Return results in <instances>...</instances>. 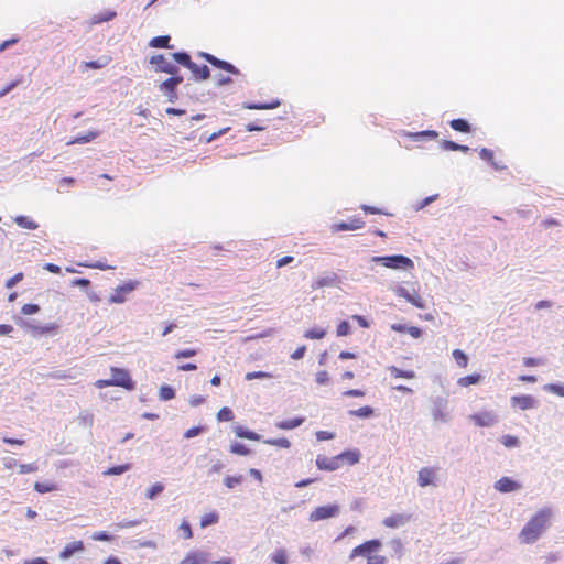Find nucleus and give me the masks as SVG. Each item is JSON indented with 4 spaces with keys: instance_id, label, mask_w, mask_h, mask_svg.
<instances>
[{
    "instance_id": "1",
    "label": "nucleus",
    "mask_w": 564,
    "mask_h": 564,
    "mask_svg": "<svg viewBox=\"0 0 564 564\" xmlns=\"http://www.w3.org/2000/svg\"><path fill=\"white\" fill-rule=\"evenodd\" d=\"M551 516L549 508H543L532 516L519 534L521 542L525 544L535 542L547 528Z\"/></svg>"
},
{
    "instance_id": "5",
    "label": "nucleus",
    "mask_w": 564,
    "mask_h": 564,
    "mask_svg": "<svg viewBox=\"0 0 564 564\" xmlns=\"http://www.w3.org/2000/svg\"><path fill=\"white\" fill-rule=\"evenodd\" d=\"M173 61L174 59L172 57H171V59H169L163 54H154L150 57L149 62L151 65L154 66V70L156 73H165V74L173 76V75H178V68L173 63Z\"/></svg>"
},
{
    "instance_id": "46",
    "label": "nucleus",
    "mask_w": 564,
    "mask_h": 564,
    "mask_svg": "<svg viewBox=\"0 0 564 564\" xmlns=\"http://www.w3.org/2000/svg\"><path fill=\"white\" fill-rule=\"evenodd\" d=\"M242 480H243V477L241 475H238V476H227L224 479V484L226 485L227 488L231 489L235 486L241 484Z\"/></svg>"
},
{
    "instance_id": "41",
    "label": "nucleus",
    "mask_w": 564,
    "mask_h": 564,
    "mask_svg": "<svg viewBox=\"0 0 564 564\" xmlns=\"http://www.w3.org/2000/svg\"><path fill=\"white\" fill-rule=\"evenodd\" d=\"M236 434H237V436H239L241 438H247V440H251V441L260 440V436L257 433L249 431V430H243L241 427L237 429Z\"/></svg>"
},
{
    "instance_id": "49",
    "label": "nucleus",
    "mask_w": 564,
    "mask_h": 564,
    "mask_svg": "<svg viewBox=\"0 0 564 564\" xmlns=\"http://www.w3.org/2000/svg\"><path fill=\"white\" fill-rule=\"evenodd\" d=\"M180 530L182 532L183 539L189 540L193 538V531L188 522L183 521L180 525Z\"/></svg>"
},
{
    "instance_id": "26",
    "label": "nucleus",
    "mask_w": 564,
    "mask_h": 564,
    "mask_svg": "<svg viewBox=\"0 0 564 564\" xmlns=\"http://www.w3.org/2000/svg\"><path fill=\"white\" fill-rule=\"evenodd\" d=\"M449 126L455 131L463 133H469L471 130L470 124L465 119L460 118L451 120Z\"/></svg>"
},
{
    "instance_id": "39",
    "label": "nucleus",
    "mask_w": 564,
    "mask_h": 564,
    "mask_svg": "<svg viewBox=\"0 0 564 564\" xmlns=\"http://www.w3.org/2000/svg\"><path fill=\"white\" fill-rule=\"evenodd\" d=\"M280 105L279 101L272 104H245L243 107L246 109L251 110H262V109H273Z\"/></svg>"
},
{
    "instance_id": "64",
    "label": "nucleus",
    "mask_w": 564,
    "mask_h": 564,
    "mask_svg": "<svg viewBox=\"0 0 564 564\" xmlns=\"http://www.w3.org/2000/svg\"><path fill=\"white\" fill-rule=\"evenodd\" d=\"M351 318L355 319L359 324L360 327H362V328H368L369 327V323H368V321L364 316H361V315H352Z\"/></svg>"
},
{
    "instance_id": "62",
    "label": "nucleus",
    "mask_w": 564,
    "mask_h": 564,
    "mask_svg": "<svg viewBox=\"0 0 564 564\" xmlns=\"http://www.w3.org/2000/svg\"><path fill=\"white\" fill-rule=\"evenodd\" d=\"M306 351V347L305 346H300L297 347L292 354H291V358L292 359H301L303 358L304 354Z\"/></svg>"
},
{
    "instance_id": "15",
    "label": "nucleus",
    "mask_w": 564,
    "mask_h": 564,
    "mask_svg": "<svg viewBox=\"0 0 564 564\" xmlns=\"http://www.w3.org/2000/svg\"><path fill=\"white\" fill-rule=\"evenodd\" d=\"M365 226V221L361 218L352 217L347 223H336L332 226L333 232L346 231V230H356L360 229Z\"/></svg>"
},
{
    "instance_id": "12",
    "label": "nucleus",
    "mask_w": 564,
    "mask_h": 564,
    "mask_svg": "<svg viewBox=\"0 0 564 564\" xmlns=\"http://www.w3.org/2000/svg\"><path fill=\"white\" fill-rule=\"evenodd\" d=\"M198 56L204 58L206 62L212 64L214 67L224 69V70H226V72H228L230 74H234V75H238L239 74V70L232 64H230V63H228L226 61L219 59V58H217L216 56H214V55H212L209 53L199 52Z\"/></svg>"
},
{
    "instance_id": "63",
    "label": "nucleus",
    "mask_w": 564,
    "mask_h": 564,
    "mask_svg": "<svg viewBox=\"0 0 564 564\" xmlns=\"http://www.w3.org/2000/svg\"><path fill=\"white\" fill-rule=\"evenodd\" d=\"M540 364H542L541 359L532 358V357L523 358V365L527 367H534V366H539Z\"/></svg>"
},
{
    "instance_id": "47",
    "label": "nucleus",
    "mask_w": 564,
    "mask_h": 564,
    "mask_svg": "<svg viewBox=\"0 0 564 564\" xmlns=\"http://www.w3.org/2000/svg\"><path fill=\"white\" fill-rule=\"evenodd\" d=\"M58 328V326L54 323H51L46 326H33L32 329L37 333V334H48V333H54L56 332Z\"/></svg>"
},
{
    "instance_id": "35",
    "label": "nucleus",
    "mask_w": 564,
    "mask_h": 564,
    "mask_svg": "<svg viewBox=\"0 0 564 564\" xmlns=\"http://www.w3.org/2000/svg\"><path fill=\"white\" fill-rule=\"evenodd\" d=\"M265 444L280 447V448H289L291 446V442L286 437L279 438H268L263 441Z\"/></svg>"
},
{
    "instance_id": "11",
    "label": "nucleus",
    "mask_w": 564,
    "mask_h": 564,
    "mask_svg": "<svg viewBox=\"0 0 564 564\" xmlns=\"http://www.w3.org/2000/svg\"><path fill=\"white\" fill-rule=\"evenodd\" d=\"M437 479V468L423 467L417 473V484L424 488L427 486H435Z\"/></svg>"
},
{
    "instance_id": "50",
    "label": "nucleus",
    "mask_w": 564,
    "mask_h": 564,
    "mask_svg": "<svg viewBox=\"0 0 564 564\" xmlns=\"http://www.w3.org/2000/svg\"><path fill=\"white\" fill-rule=\"evenodd\" d=\"M349 333H350V326H349L348 322L341 321L338 324L337 329H336L337 336H339V337L347 336Z\"/></svg>"
},
{
    "instance_id": "38",
    "label": "nucleus",
    "mask_w": 564,
    "mask_h": 564,
    "mask_svg": "<svg viewBox=\"0 0 564 564\" xmlns=\"http://www.w3.org/2000/svg\"><path fill=\"white\" fill-rule=\"evenodd\" d=\"M217 420L220 422H230L234 420V412L231 409L224 406L217 413Z\"/></svg>"
},
{
    "instance_id": "61",
    "label": "nucleus",
    "mask_w": 564,
    "mask_h": 564,
    "mask_svg": "<svg viewBox=\"0 0 564 564\" xmlns=\"http://www.w3.org/2000/svg\"><path fill=\"white\" fill-rule=\"evenodd\" d=\"M333 437H334V434L332 432H328V431L316 432V438L318 441H327V440H332Z\"/></svg>"
},
{
    "instance_id": "55",
    "label": "nucleus",
    "mask_w": 564,
    "mask_h": 564,
    "mask_svg": "<svg viewBox=\"0 0 564 564\" xmlns=\"http://www.w3.org/2000/svg\"><path fill=\"white\" fill-rule=\"evenodd\" d=\"M501 443L506 446V447H514L519 444V441L516 436H512V435H503L502 438H501Z\"/></svg>"
},
{
    "instance_id": "10",
    "label": "nucleus",
    "mask_w": 564,
    "mask_h": 564,
    "mask_svg": "<svg viewBox=\"0 0 564 564\" xmlns=\"http://www.w3.org/2000/svg\"><path fill=\"white\" fill-rule=\"evenodd\" d=\"M469 420L479 427L492 426L497 423V415L492 411H482L479 413L471 414Z\"/></svg>"
},
{
    "instance_id": "8",
    "label": "nucleus",
    "mask_w": 564,
    "mask_h": 564,
    "mask_svg": "<svg viewBox=\"0 0 564 564\" xmlns=\"http://www.w3.org/2000/svg\"><path fill=\"white\" fill-rule=\"evenodd\" d=\"M182 82H183V76L173 75V76L169 77L167 79L163 80L159 85V89L161 93H163L164 96H166V98L170 102H174L177 100L176 88Z\"/></svg>"
},
{
    "instance_id": "43",
    "label": "nucleus",
    "mask_w": 564,
    "mask_h": 564,
    "mask_svg": "<svg viewBox=\"0 0 564 564\" xmlns=\"http://www.w3.org/2000/svg\"><path fill=\"white\" fill-rule=\"evenodd\" d=\"M218 521V514L215 512L206 513L200 519V527L205 528L212 525Z\"/></svg>"
},
{
    "instance_id": "57",
    "label": "nucleus",
    "mask_w": 564,
    "mask_h": 564,
    "mask_svg": "<svg viewBox=\"0 0 564 564\" xmlns=\"http://www.w3.org/2000/svg\"><path fill=\"white\" fill-rule=\"evenodd\" d=\"M21 82H22L21 79H17V80L11 82L7 86H4L0 90V98L4 97L9 91H11L13 88H15Z\"/></svg>"
},
{
    "instance_id": "53",
    "label": "nucleus",
    "mask_w": 564,
    "mask_h": 564,
    "mask_svg": "<svg viewBox=\"0 0 564 564\" xmlns=\"http://www.w3.org/2000/svg\"><path fill=\"white\" fill-rule=\"evenodd\" d=\"M164 487L162 484L160 482H156L154 484L149 490H148V494H147V497L149 499H153L156 495L161 494L163 491Z\"/></svg>"
},
{
    "instance_id": "19",
    "label": "nucleus",
    "mask_w": 564,
    "mask_h": 564,
    "mask_svg": "<svg viewBox=\"0 0 564 564\" xmlns=\"http://www.w3.org/2000/svg\"><path fill=\"white\" fill-rule=\"evenodd\" d=\"M409 518H410L409 516H405L402 513L391 514V516L384 518L382 523L387 528L394 529V528L404 525L409 521Z\"/></svg>"
},
{
    "instance_id": "13",
    "label": "nucleus",
    "mask_w": 564,
    "mask_h": 564,
    "mask_svg": "<svg viewBox=\"0 0 564 564\" xmlns=\"http://www.w3.org/2000/svg\"><path fill=\"white\" fill-rule=\"evenodd\" d=\"M394 293L397 296L405 299L409 303H411L412 305H414L417 308L425 307L424 300L415 291L413 293H410L405 288L398 286L394 290Z\"/></svg>"
},
{
    "instance_id": "30",
    "label": "nucleus",
    "mask_w": 564,
    "mask_h": 564,
    "mask_svg": "<svg viewBox=\"0 0 564 564\" xmlns=\"http://www.w3.org/2000/svg\"><path fill=\"white\" fill-rule=\"evenodd\" d=\"M34 490L39 494H46L57 490V486L51 481H36L34 484Z\"/></svg>"
},
{
    "instance_id": "56",
    "label": "nucleus",
    "mask_w": 564,
    "mask_h": 564,
    "mask_svg": "<svg viewBox=\"0 0 564 564\" xmlns=\"http://www.w3.org/2000/svg\"><path fill=\"white\" fill-rule=\"evenodd\" d=\"M23 276L24 275L22 272H18L17 274H14L13 276H11L10 279H8L6 281V288H8V289L13 288L18 282L23 280Z\"/></svg>"
},
{
    "instance_id": "6",
    "label": "nucleus",
    "mask_w": 564,
    "mask_h": 564,
    "mask_svg": "<svg viewBox=\"0 0 564 564\" xmlns=\"http://www.w3.org/2000/svg\"><path fill=\"white\" fill-rule=\"evenodd\" d=\"M140 285V282L137 280H129L123 282L122 284L118 285L116 289H113V292L111 293L109 297L110 303H123L127 301V297L130 293H132L138 286Z\"/></svg>"
},
{
    "instance_id": "16",
    "label": "nucleus",
    "mask_w": 564,
    "mask_h": 564,
    "mask_svg": "<svg viewBox=\"0 0 564 564\" xmlns=\"http://www.w3.org/2000/svg\"><path fill=\"white\" fill-rule=\"evenodd\" d=\"M315 463H316L317 468L321 470L333 471L340 467L339 457H337V455L334 457H326L323 455H318L316 457Z\"/></svg>"
},
{
    "instance_id": "24",
    "label": "nucleus",
    "mask_w": 564,
    "mask_h": 564,
    "mask_svg": "<svg viewBox=\"0 0 564 564\" xmlns=\"http://www.w3.org/2000/svg\"><path fill=\"white\" fill-rule=\"evenodd\" d=\"M304 422V417H293L289 420H283L275 423V426L280 430H293L300 426Z\"/></svg>"
},
{
    "instance_id": "4",
    "label": "nucleus",
    "mask_w": 564,
    "mask_h": 564,
    "mask_svg": "<svg viewBox=\"0 0 564 564\" xmlns=\"http://www.w3.org/2000/svg\"><path fill=\"white\" fill-rule=\"evenodd\" d=\"M372 261L381 263L383 267L389 269H413V261L402 254L373 257Z\"/></svg>"
},
{
    "instance_id": "36",
    "label": "nucleus",
    "mask_w": 564,
    "mask_h": 564,
    "mask_svg": "<svg viewBox=\"0 0 564 564\" xmlns=\"http://www.w3.org/2000/svg\"><path fill=\"white\" fill-rule=\"evenodd\" d=\"M130 468H131L130 464H123V465L113 466V467H110L107 470H105L104 475L105 476L121 475V474L128 471Z\"/></svg>"
},
{
    "instance_id": "52",
    "label": "nucleus",
    "mask_w": 564,
    "mask_h": 564,
    "mask_svg": "<svg viewBox=\"0 0 564 564\" xmlns=\"http://www.w3.org/2000/svg\"><path fill=\"white\" fill-rule=\"evenodd\" d=\"M196 350L193 348L182 349L174 354L175 359L189 358L196 355Z\"/></svg>"
},
{
    "instance_id": "34",
    "label": "nucleus",
    "mask_w": 564,
    "mask_h": 564,
    "mask_svg": "<svg viewBox=\"0 0 564 564\" xmlns=\"http://www.w3.org/2000/svg\"><path fill=\"white\" fill-rule=\"evenodd\" d=\"M326 335V330L321 327H314L304 333V337L307 339H322Z\"/></svg>"
},
{
    "instance_id": "21",
    "label": "nucleus",
    "mask_w": 564,
    "mask_h": 564,
    "mask_svg": "<svg viewBox=\"0 0 564 564\" xmlns=\"http://www.w3.org/2000/svg\"><path fill=\"white\" fill-rule=\"evenodd\" d=\"M337 457H339L340 466L344 463H347L348 465H354L359 462L360 452L358 449L346 451L337 455Z\"/></svg>"
},
{
    "instance_id": "59",
    "label": "nucleus",
    "mask_w": 564,
    "mask_h": 564,
    "mask_svg": "<svg viewBox=\"0 0 564 564\" xmlns=\"http://www.w3.org/2000/svg\"><path fill=\"white\" fill-rule=\"evenodd\" d=\"M93 539L95 541H111L112 536L108 534L106 531H99L93 534Z\"/></svg>"
},
{
    "instance_id": "31",
    "label": "nucleus",
    "mask_w": 564,
    "mask_h": 564,
    "mask_svg": "<svg viewBox=\"0 0 564 564\" xmlns=\"http://www.w3.org/2000/svg\"><path fill=\"white\" fill-rule=\"evenodd\" d=\"M481 380V376L478 373L469 375L462 377L457 380V384L460 387H469L471 384H477Z\"/></svg>"
},
{
    "instance_id": "51",
    "label": "nucleus",
    "mask_w": 564,
    "mask_h": 564,
    "mask_svg": "<svg viewBox=\"0 0 564 564\" xmlns=\"http://www.w3.org/2000/svg\"><path fill=\"white\" fill-rule=\"evenodd\" d=\"M40 312V306L37 304H24L21 307V313L23 315H32Z\"/></svg>"
},
{
    "instance_id": "3",
    "label": "nucleus",
    "mask_w": 564,
    "mask_h": 564,
    "mask_svg": "<svg viewBox=\"0 0 564 564\" xmlns=\"http://www.w3.org/2000/svg\"><path fill=\"white\" fill-rule=\"evenodd\" d=\"M170 57L174 59V62L178 63L180 65L188 68L194 79L196 80H206L210 77L209 68L206 65L198 66L194 62H192L191 56L185 52H176L170 54Z\"/></svg>"
},
{
    "instance_id": "23",
    "label": "nucleus",
    "mask_w": 564,
    "mask_h": 564,
    "mask_svg": "<svg viewBox=\"0 0 564 564\" xmlns=\"http://www.w3.org/2000/svg\"><path fill=\"white\" fill-rule=\"evenodd\" d=\"M337 282H338V275L336 273H332L330 275H327L325 278L317 279L314 282L313 288L314 289H322V288H325V286H333Z\"/></svg>"
},
{
    "instance_id": "60",
    "label": "nucleus",
    "mask_w": 564,
    "mask_h": 564,
    "mask_svg": "<svg viewBox=\"0 0 564 564\" xmlns=\"http://www.w3.org/2000/svg\"><path fill=\"white\" fill-rule=\"evenodd\" d=\"M329 380L328 372L326 370H321L316 373V382L318 384H325Z\"/></svg>"
},
{
    "instance_id": "45",
    "label": "nucleus",
    "mask_w": 564,
    "mask_h": 564,
    "mask_svg": "<svg viewBox=\"0 0 564 564\" xmlns=\"http://www.w3.org/2000/svg\"><path fill=\"white\" fill-rule=\"evenodd\" d=\"M269 378H272V375L269 372H264V371L247 372L245 376V379L248 381L253 380V379H269Z\"/></svg>"
},
{
    "instance_id": "37",
    "label": "nucleus",
    "mask_w": 564,
    "mask_h": 564,
    "mask_svg": "<svg viewBox=\"0 0 564 564\" xmlns=\"http://www.w3.org/2000/svg\"><path fill=\"white\" fill-rule=\"evenodd\" d=\"M453 357H454L456 364L460 368H466L467 367V365H468V357H467V355L463 350L455 349L453 351Z\"/></svg>"
},
{
    "instance_id": "20",
    "label": "nucleus",
    "mask_w": 564,
    "mask_h": 564,
    "mask_svg": "<svg viewBox=\"0 0 564 564\" xmlns=\"http://www.w3.org/2000/svg\"><path fill=\"white\" fill-rule=\"evenodd\" d=\"M85 546L83 541H75L65 545V547L61 551L59 557L62 560H67L73 556L77 552L84 551Z\"/></svg>"
},
{
    "instance_id": "48",
    "label": "nucleus",
    "mask_w": 564,
    "mask_h": 564,
    "mask_svg": "<svg viewBox=\"0 0 564 564\" xmlns=\"http://www.w3.org/2000/svg\"><path fill=\"white\" fill-rule=\"evenodd\" d=\"M39 470V466L36 463H29V464H20L19 465V473L20 474H32L36 473Z\"/></svg>"
},
{
    "instance_id": "40",
    "label": "nucleus",
    "mask_w": 564,
    "mask_h": 564,
    "mask_svg": "<svg viewBox=\"0 0 564 564\" xmlns=\"http://www.w3.org/2000/svg\"><path fill=\"white\" fill-rule=\"evenodd\" d=\"M159 395L161 400L167 401L175 397V392L170 386H162L159 390Z\"/></svg>"
},
{
    "instance_id": "54",
    "label": "nucleus",
    "mask_w": 564,
    "mask_h": 564,
    "mask_svg": "<svg viewBox=\"0 0 564 564\" xmlns=\"http://www.w3.org/2000/svg\"><path fill=\"white\" fill-rule=\"evenodd\" d=\"M546 391L553 392L560 397H564V387L560 384L550 383L544 387Z\"/></svg>"
},
{
    "instance_id": "27",
    "label": "nucleus",
    "mask_w": 564,
    "mask_h": 564,
    "mask_svg": "<svg viewBox=\"0 0 564 564\" xmlns=\"http://www.w3.org/2000/svg\"><path fill=\"white\" fill-rule=\"evenodd\" d=\"M171 37L169 35L155 36L150 40L149 45L155 48H170Z\"/></svg>"
},
{
    "instance_id": "14",
    "label": "nucleus",
    "mask_w": 564,
    "mask_h": 564,
    "mask_svg": "<svg viewBox=\"0 0 564 564\" xmlns=\"http://www.w3.org/2000/svg\"><path fill=\"white\" fill-rule=\"evenodd\" d=\"M209 554L204 551H189L180 564H209Z\"/></svg>"
},
{
    "instance_id": "28",
    "label": "nucleus",
    "mask_w": 564,
    "mask_h": 564,
    "mask_svg": "<svg viewBox=\"0 0 564 564\" xmlns=\"http://www.w3.org/2000/svg\"><path fill=\"white\" fill-rule=\"evenodd\" d=\"M409 137L414 141H421L424 139L435 140V139H437L438 133L434 130H425V131L409 133Z\"/></svg>"
},
{
    "instance_id": "2",
    "label": "nucleus",
    "mask_w": 564,
    "mask_h": 564,
    "mask_svg": "<svg viewBox=\"0 0 564 564\" xmlns=\"http://www.w3.org/2000/svg\"><path fill=\"white\" fill-rule=\"evenodd\" d=\"M382 543L379 540H368L356 547L349 554V560L364 557L367 564H387V557L380 554Z\"/></svg>"
},
{
    "instance_id": "25",
    "label": "nucleus",
    "mask_w": 564,
    "mask_h": 564,
    "mask_svg": "<svg viewBox=\"0 0 564 564\" xmlns=\"http://www.w3.org/2000/svg\"><path fill=\"white\" fill-rule=\"evenodd\" d=\"M14 223L24 229L34 230L39 227V225L28 216H17L14 218Z\"/></svg>"
},
{
    "instance_id": "44",
    "label": "nucleus",
    "mask_w": 564,
    "mask_h": 564,
    "mask_svg": "<svg viewBox=\"0 0 564 564\" xmlns=\"http://www.w3.org/2000/svg\"><path fill=\"white\" fill-rule=\"evenodd\" d=\"M97 137L96 132H88L87 134L79 135L75 138L74 140H70L67 142L68 145L75 144V143H87L94 140Z\"/></svg>"
},
{
    "instance_id": "29",
    "label": "nucleus",
    "mask_w": 564,
    "mask_h": 564,
    "mask_svg": "<svg viewBox=\"0 0 564 564\" xmlns=\"http://www.w3.org/2000/svg\"><path fill=\"white\" fill-rule=\"evenodd\" d=\"M117 13L115 11H104L91 17V24H100L112 20Z\"/></svg>"
},
{
    "instance_id": "42",
    "label": "nucleus",
    "mask_w": 564,
    "mask_h": 564,
    "mask_svg": "<svg viewBox=\"0 0 564 564\" xmlns=\"http://www.w3.org/2000/svg\"><path fill=\"white\" fill-rule=\"evenodd\" d=\"M230 452L242 456H247L250 454V449L245 444L241 443L231 444Z\"/></svg>"
},
{
    "instance_id": "22",
    "label": "nucleus",
    "mask_w": 564,
    "mask_h": 564,
    "mask_svg": "<svg viewBox=\"0 0 564 564\" xmlns=\"http://www.w3.org/2000/svg\"><path fill=\"white\" fill-rule=\"evenodd\" d=\"M387 369L390 372L391 377L395 378V379H399V378L414 379L416 376L413 370H402L395 366H389Z\"/></svg>"
},
{
    "instance_id": "18",
    "label": "nucleus",
    "mask_w": 564,
    "mask_h": 564,
    "mask_svg": "<svg viewBox=\"0 0 564 564\" xmlns=\"http://www.w3.org/2000/svg\"><path fill=\"white\" fill-rule=\"evenodd\" d=\"M511 404L518 406L521 410H529L535 406L536 401L531 395H514L511 398Z\"/></svg>"
},
{
    "instance_id": "17",
    "label": "nucleus",
    "mask_w": 564,
    "mask_h": 564,
    "mask_svg": "<svg viewBox=\"0 0 564 564\" xmlns=\"http://www.w3.org/2000/svg\"><path fill=\"white\" fill-rule=\"evenodd\" d=\"M496 490L500 492H511L521 488V485L509 477H501L495 484Z\"/></svg>"
},
{
    "instance_id": "33",
    "label": "nucleus",
    "mask_w": 564,
    "mask_h": 564,
    "mask_svg": "<svg viewBox=\"0 0 564 564\" xmlns=\"http://www.w3.org/2000/svg\"><path fill=\"white\" fill-rule=\"evenodd\" d=\"M271 560L275 564H288L289 563V555L286 550L279 549L276 550L272 555Z\"/></svg>"
},
{
    "instance_id": "32",
    "label": "nucleus",
    "mask_w": 564,
    "mask_h": 564,
    "mask_svg": "<svg viewBox=\"0 0 564 564\" xmlns=\"http://www.w3.org/2000/svg\"><path fill=\"white\" fill-rule=\"evenodd\" d=\"M373 413H375L373 409L369 405H365L357 410L349 411L350 416H357V417H362V419L370 417L373 415Z\"/></svg>"
},
{
    "instance_id": "7",
    "label": "nucleus",
    "mask_w": 564,
    "mask_h": 564,
    "mask_svg": "<svg viewBox=\"0 0 564 564\" xmlns=\"http://www.w3.org/2000/svg\"><path fill=\"white\" fill-rule=\"evenodd\" d=\"M110 372L112 375L111 380L113 386L121 387L128 391L134 390L135 383L131 379L128 370L123 368L111 367Z\"/></svg>"
},
{
    "instance_id": "9",
    "label": "nucleus",
    "mask_w": 564,
    "mask_h": 564,
    "mask_svg": "<svg viewBox=\"0 0 564 564\" xmlns=\"http://www.w3.org/2000/svg\"><path fill=\"white\" fill-rule=\"evenodd\" d=\"M339 513L337 505L319 506L310 513V520L313 522L336 517Z\"/></svg>"
},
{
    "instance_id": "58",
    "label": "nucleus",
    "mask_w": 564,
    "mask_h": 564,
    "mask_svg": "<svg viewBox=\"0 0 564 564\" xmlns=\"http://www.w3.org/2000/svg\"><path fill=\"white\" fill-rule=\"evenodd\" d=\"M479 155L481 159L490 162L491 164H495L494 163V152L491 150L482 148L479 152Z\"/></svg>"
}]
</instances>
